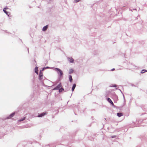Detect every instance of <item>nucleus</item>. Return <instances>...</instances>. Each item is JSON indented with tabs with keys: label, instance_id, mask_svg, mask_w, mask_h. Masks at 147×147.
I'll return each mask as SVG.
<instances>
[{
	"label": "nucleus",
	"instance_id": "obj_1",
	"mask_svg": "<svg viewBox=\"0 0 147 147\" xmlns=\"http://www.w3.org/2000/svg\"><path fill=\"white\" fill-rule=\"evenodd\" d=\"M43 72L40 71L38 76V79L40 80L41 85L45 87H47L49 86L45 85L44 83V81L45 80V78L44 77L43 78Z\"/></svg>",
	"mask_w": 147,
	"mask_h": 147
},
{
	"label": "nucleus",
	"instance_id": "obj_2",
	"mask_svg": "<svg viewBox=\"0 0 147 147\" xmlns=\"http://www.w3.org/2000/svg\"><path fill=\"white\" fill-rule=\"evenodd\" d=\"M54 70L56 71L58 74V79L60 80L63 77V71L59 68L54 67Z\"/></svg>",
	"mask_w": 147,
	"mask_h": 147
},
{
	"label": "nucleus",
	"instance_id": "obj_3",
	"mask_svg": "<svg viewBox=\"0 0 147 147\" xmlns=\"http://www.w3.org/2000/svg\"><path fill=\"white\" fill-rule=\"evenodd\" d=\"M47 114V112H44L40 113H38L33 114L32 115V116L33 117H42Z\"/></svg>",
	"mask_w": 147,
	"mask_h": 147
},
{
	"label": "nucleus",
	"instance_id": "obj_4",
	"mask_svg": "<svg viewBox=\"0 0 147 147\" xmlns=\"http://www.w3.org/2000/svg\"><path fill=\"white\" fill-rule=\"evenodd\" d=\"M58 90L59 93L62 92L64 90V89L62 87L61 83H60L57 86L53 89V90Z\"/></svg>",
	"mask_w": 147,
	"mask_h": 147
},
{
	"label": "nucleus",
	"instance_id": "obj_5",
	"mask_svg": "<svg viewBox=\"0 0 147 147\" xmlns=\"http://www.w3.org/2000/svg\"><path fill=\"white\" fill-rule=\"evenodd\" d=\"M28 145H32V147H39L40 145L39 143L36 141L30 142Z\"/></svg>",
	"mask_w": 147,
	"mask_h": 147
},
{
	"label": "nucleus",
	"instance_id": "obj_6",
	"mask_svg": "<svg viewBox=\"0 0 147 147\" xmlns=\"http://www.w3.org/2000/svg\"><path fill=\"white\" fill-rule=\"evenodd\" d=\"M112 99L114 100V102H116L118 100V98L115 92L112 93L111 94Z\"/></svg>",
	"mask_w": 147,
	"mask_h": 147
},
{
	"label": "nucleus",
	"instance_id": "obj_7",
	"mask_svg": "<svg viewBox=\"0 0 147 147\" xmlns=\"http://www.w3.org/2000/svg\"><path fill=\"white\" fill-rule=\"evenodd\" d=\"M17 112V111H14L10 114V115L5 118H3L2 119L3 121L7 119H11L15 115V114Z\"/></svg>",
	"mask_w": 147,
	"mask_h": 147
},
{
	"label": "nucleus",
	"instance_id": "obj_8",
	"mask_svg": "<svg viewBox=\"0 0 147 147\" xmlns=\"http://www.w3.org/2000/svg\"><path fill=\"white\" fill-rule=\"evenodd\" d=\"M7 9H8V8L7 7H5L3 9V11L8 16H9V15H10V13L6 11Z\"/></svg>",
	"mask_w": 147,
	"mask_h": 147
},
{
	"label": "nucleus",
	"instance_id": "obj_9",
	"mask_svg": "<svg viewBox=\"0 0 147 147\" xmlns=\"http://www.w3.org/2000/svg\"><path fill=\"white\" fill-rule=\"evenodd\" d=\"M55 143H51L50 144H48L47 145H46L45 147H54L56 146L55 145Z\"/></svg>",
	"mask_w": 147,
	"mask_h": 147
},
{
	"label": "nucleus",
	"instance_id": "obj_10",
	"mask_svg": "<svg viewBox=\"0 0 147 147\" xmlns=\"http://www.w3.org/2000/svg\"><path fill=\"white\" fill-rule=\"evenodd\" d=\"M67 59L70 63H74V59L72 57H68Z\"/></svg>",
	"mask_w": 147,
	"mask_h": 147
},
{
	"label": "nucleus",
	"instance_id": "obj_11",
	"mask_svg": "<svg viewBox=\"0 0 147 147\" xmlns=\"http://www.w3.org/2000/svg\"><path fill=\"white\" fill-rule=\"evenodd\" d=\"M48 27H49L48 25H47L45 26H44L42 29V30L43 31H46L47 30V28H48Z\"/></svg>",
	"mask_w": 147,
	"mask_h": 147
},
{
	"label": "nucleus",
	"instance_id": "obj_12",
	"mask_svg": "<svg viewBox=\"0 0 147 147\" xmlns=\"http://www.w3.org/2000/svg\"><path fill=\"white\" fill-rule=\"evenodd\" d=\"M52 67H50L48 66H47L46 67H44L43 68H42V69H41L40 70V71H44L45 69H52Z\"/></svg>",
	"mask_w": 147,
	"mask_h": 147
},
{
	"label": "nucleus",
	"instance_id": "obj_13",
	"mask_svg": "<svg viewBox=\"0 0 147 147\" xmlns=\"http://www.w3.org/2000/svg\"><path fill=\"white\" fill-rule=\"evenodd\" d=\"M69 80L70 82H72L73 81V78L71 75H69Z\"/></svg>",
	"mask_w": 147,
	"mask_h": 147
},
{
	"label": "nucleus",
	"instance_id": "obj_14",
	"mask_svg": "<svg viewBox=\"0 0 147 147\" xmlns=\"http://www.w3.org/2000/svg\"><path fill=\"white\" fill-rule=\"evenodd\" d=\"M106 100L110 104L113 102L111 99L109 97L107 98Z\"/></svg>",
	"mask_w": 147,
	"mask_h": 147
},
{
	"label": "nucleus",
	"instance_id": "obj_15",
	"mask_svg": "<svg viewBox=\"0 0 147 147\" xmlns=\"http://www.w3.org/2000/svg\"><path fill=\"white\" fill-rule=\"evenodd\" d=\"M76 86V84H73V86L71 88L72 91H74V90Z\"/></svg>",
	"mask_w": 147,
	"mask_h": 147
},
{
	"label": "nucleus",
	"instance_id": "obj_16",
	"mask_svg": "<svg viewBox=\"0 0 147 147\" xmlns=\"http://www.w3.org/2000/svg\"><path fill=\"white\" fill-rule=\"evenodd\" d=\"M38 67L37 66H36L34 69V72L37 74H38Z\"/></svg>",
	"mask_w": 147,
	"mask_h": 147
},
{
	"label": "nucleus",
	"instance_id": "obj_17",
	"mask_svg": "<svg viewBox=\"0 0 147 147\" xmlns=\"http://www.w3.org/2000/svg\"><path fill=\"white\" fill-rule=\"evenodd\" d=\"M26 119V117H24L22 118H21L19 120H18V122H21L25 120Z\"/></svg>",
	"mask_w": 147,
	"mask_h": 147
},
{
	"label": "nucleus",
	"instance_id": "obj_18",
	"mask_svg": "<svg viewBox=\"0 0 147 147\" xmlns=\"http://www.w3.org/2000/svg\"><path fill=\"white\" fill-rule=\"evenodd\" d=\"M117 116L119 117H120L123 115V114L122 113L120 112L117 113Z\"/></svg>",
	"mask_w": 147,
	"mask_h": 147
},
{
	"label": "nucleus",
	"instance_id": "obj_19",
	"mask_svg": "<svg viewBox=\"0 0 147 147\" xmlns=\"http://www.w3.org/2000/svg\"><path fill=\"white\" fill-rule=\"evenodd\" d=\"M74 70L72 68L69 69V73L71 74L74 72Z\"/></svg>",
	"mask_w": 147,
	"mask_h": 147
},
{
	"label": "nucleus",
	"instance_id": "obj_20",
	"mask_svg": "<svg viewBox=\"0 0 147 147\" xmlns=\"http://www.w3.org/2000/svg\"><path fill=\"white\" fill-rule=\"evenodd\" d=\"M75 136V135L74 134H73L72 135L71 134H69V139H71V138H74V137Z\"/></svg>",
	"mask_w": 147,
	"mask_h": 147
},
{
	"label": "nucleus",
	"instance_id": "obj_21",
	"mask_svg": "<svg viewBox=\"0 0 147 147\" xmlns=\"http://www.w3.org/2000/svg\"><path fill=\"white\" fill-rule=\"evenodd\" d=\"M110 104L114 108H116L117 109L118 108V107L116 106L115 105H114L113 102H112Z\"/></svg>",
	"mask_w": 147,
	"mask_h": 147
},
{
	"label": "nucleus",
	"instance_id": "obj_22",
	"mask_svg": "<svg viewBox=\"0 0 147 147\" xmlns=\"http://www.w3.org/2000/svg\"><path fill=\"white\" fill-rule=\"evenodd\" d=\"M147 71V70L145 69H143L140 72L141 74H143L145 72Z\"/></svg>",
	"mask_w": 147,
	"mask_h": 147
},
{
	"label": "nucleus",
	"instance_id": "obj_23",
	"mask_svg": "<svg viewBox=\"0 0 147 147\" xmlns=\"http://www.w3.org/2000/svg\"><path fill=\"white\" fill-rule=\"evenodd\" d=\"M117 85L115 84H112V85L110 86V87H116Z\"/></svg>",
	"mask_w": 147,
	"mask_h": 147
},
{
	"label": "nucleus",
	"instance_id": "obj_24",
	"mask_svg": "<svg viewBox=\"0 0 147 147\" xmlns=\"http://www.w3.org/2000/svg\"><path fill=\"white\" fill-rule=\"evenodd\" d=\"M142 122V121L141 120L139 121H137V120L136 121V122L133 121V123H134V124H136V123L138 122V123H140L141 122Z\"/></svg>",
	"mask_w": 147,
	"mask_h": 147
},
{
	"label": "nucleus",
	"instance_id": "obj_25",
	"mask_svg": "<svg viewBox=\"0 0 147 147\" xmlns=\"http://www.w3.org/2000/svg\"><path fill=\"white\" fill-rule=\"evenodd\" d=\"M48 2V3H50L51 2H52L53 0H47Z\"/></svg>",
	"mask_w": 147,
	"mask_h": 147
},
{
	"label": "nucleus",
	"instance_id": "obj_26",
	"mask_svg": "<svg viewBox=\"0 0 147 147\" xmlns=\"http://www.w3.org/2000/svg\"><path fill=\"white\" fill-rule=\"evenodd\" d=\"M98 53V51H96L94 52V55H96Z\"/></svg>",
	"mask_w": 147,
	"mask_h": 147
},
{
	"label": "nucleus",
	"instance_id": "obj_27",
	"mask_svg": "<svg viewBox=\"0 0 147 147\" xmlns=\"http://www.w3.org/2000/svg\"><path fill=\"white\" fill-rule=\"evenodd\" d=\"M116 90H119L120 91V92H121V93L122 94H123V93L122 92L121 90L120 89H119V88H116Z\"/></svg>",
	"mask_w": 147,
	"mask_h": 147
},
{
	"label": "nucleus",
	"instance_id": "obj_28",
	"mask_svg": "<svg viewBox=\"0 0 147 147\" xmlns=\"http://www.w3.org/2000/svg\"><path fill=\"white\" fill-rule=\"evenodd\" d=\"M123 94V99H124V102H125V97L124 95L123 94Z\"/></svg>",
	"mask_w": 147,
	"mask_h": 147
},
{
	"label": "nucleus",
	"instance_id": "obj_29",
	"mask_svg": "<svg viewBox=\"0 0 147 147\" xmlns=\"http://www.w3.org/2000/svg\"><path fill=\"white\" fill-rule=\"evenodd\" d=\"M76 108H77L78 111H79V106L78 105H77V106L76 107Z\"/></svg>",
	"mask_w": 147,
	"mask_h": 147
},
{
	"label": "nucleus",
	"instance_id": "obj_30",
	"mask_svg": "<svg viewBox=\"0 0 147 147\" xmlns=\"http://www.w3.org/2000/svg\"><path fill=\"white\" fill-rule=\"evenodd\" d=\"M81 0H74V1H75L76 3H77L79 1H80Z\"/></svg>",
	"mask_w": 147,
	"mask_h": 147
},
{
	"label": "nucleus",
	"instance_id": "obj_31",
	"mask_svg": "<svg viewBox=\"0 0 147 147\" xmlns=\"http://www.w3.org/2000/svg\"><path fill=\"white\" fill-rule=\"evenodd\" d=\"M116 136H111V137L112 138H115L116 137Z\"/></svg>",
	"mask_w": 147,
	"mask_h": 147
},
{
	"label": "nucleus",
	"instance_id": "obj_32",
	"mask_svg": "<svg viewBox=\"0 0 147 147\" xmlns=\"http://www.w3.org/2000/svg\"><path fill=\"white\" fill-rule=\"evenodd\" d=\"M4 31L6 33H10L9 32H8L7 31V30H4Z\"/></svg>",
	"mask_w": 147,
	"mask_h": 147
},
{
	"label": "nucleus",
	"instance_id": "obj_33",
	"mask_svg": "<svg viewBox=\"0 0 147 147\" xmlns=\"http://www.w3.org/2000/svg\"><path fill=\"white\" fill-rule=\"evenodd\" d=\"M26 47V48L27 49V50H28V53H29V48H28L27 47Z\"/></svg>",
	"mask_w": 147,
	"mask_h": 147
},
{
	"label": "nucleus",
	"instance_id": "obj_34",
	"mask_svg": "<svg viewBox=\"0 0 147 147\" xmlns=\"http://www.w3.org/2000/svg\"><path fill=\"white\" fill-rule=\"evenodd\" d=\"M115 70V69L114 68H113V69H112L111 71H113L114 70Z\"/></svg>",
	"mask_w": 147,
	"mask_h": 147
},
{
	"label": "nucleus",
	"instance_id": "obj_35",
	"mask_svg": "<svg viewBox=\"0 0 147 147\" xmlns=\"http://www.w3.org/2000/svg\"><path fill=\"white\" fill-rule=\"evenodd\" d=\"M56 112L57 113H58V112H59V111L58 110H57L56 111Z\"/></svg>",
	"mask_w": 147,
	"mask_h": 147
},
{
	"label": "nucleus",
	"instance_id": "obj_36",
	"mask_svg": "<svg viewBox=\"0 0 147 147\" xmlns=\"http://www.w3.org/2000/svg\"><path fill=\"white\" fill-rule=\"evenodd\" d=\"M68 146H69V147H70V146H69V143H68Z\"/></svg>",
	"mask_w": 147,
	"mask_h": 147
},
{
	"label": "nucleus",
	"instance_id": "obj_37",
	"mask_svg": "<svg viewBox=\"0 0 147 147\" xmlns=\"http://www.w3.org/2000/svg\"><path fill=\"white\" fill-rule=\"evenodd\" d=\"M132 10H136V8H135V9H134V8L133 9H132Z\"/></svg>",
	"mask_w": 147,
	"mask_h": 147
},
{
	"label": "nucleus",
	"instance_id": "obj_38",
	"mask_svg": "<svg viewBox=\"0 0 147 147\" xmlns=\"http://www.w3.org/2000/svg\"><path fill=\"white\" fill-rule=\"evenodd\" d=\"M91 118L92 120H94V117H93V116Z\"/></svg>",
	"mask_w": 147,
	"mask_h": 147
},
{
	"label": "nucleus",
	"instance_id": "obj_39",
	"mask_svg": "<svg viewBox=\"0 0 147 147\" xmlns=\"http://www.w3.org/2000/svg\"><path fill=\"white\" fill-rule=\"evenodd\" d=\"M91 124H89V125L88 126H89V127H90V126H91Z\"/></svg>",
	"mask_w": 147,
	"mask_h": 147
},
{
	"label": "nucleus",
	"instance_id": "obj_40",
	"mask_svg": "<svg viewBox=\"0 0 147 147\" xmlns=\"http://www.w3.org/2000/svg\"><path fill=\"white\" fill-rule=\"evenodd\" d=\"M38 137V138H40H40H39V139H40V138H41V137H40V135H39V137Z\"/></svg>",
	"mask_w": 147,
	"mask_h": 147
},
{
	"label": "nucleus",
	"instance_id": "obj_41",
	"mask_svg": "<svg viewBox=\"0 0 147 147\" xmlns=\"http://www.w3.org/2000/svg\"><path fill=\"white\" fill-rule=\"evenodd\" d=\"M34 80H35V79H34H34H33V83L35 81Z\"/></svg>",
	"mask_w": 147,
	"mask_h": 147
},
{
	"label": "nucleus",
	"instance_id": "obj_42",
	"mask_svg": "<svg viewBox=\"0 0 147 147\" xmlns=\"http://www.w3.org/2000/svg\"><path fill=\"white\" fill-rule=\"evenodd\" d=\"M129 10H130V11H132V9H131L130 8H129Z\"/></svg>",
	"mask_w": 147,
	"mask_h": 147
},
{
	"label": "nucleus",
	"instance_id": "obj_43",
	"mask_svg": "<svg viewBox=\"0 0 147 147\" xmlns=\"http://www.w3.org/2000/svg\"><path fill=\"white\" fill-rule=\"evenodd\" d=\"M136 127H138V126H139L138 125H136Z\"/></svg>",
	"mask_w": 147,
	"mask_h": 147
},
{
	"label": "nucleus",
	"instance_id": "obj_44",
	"mask_svg": "<svg viewBox=\"0 0 147 147\" xmlns=\"http://www.w3.org/2000/svg\"><path fill=\"white\" fill-rule=\"evenodd\" d=\"M75 113V115H77V114H76L75 113Z\"/></svg>",
	"mask_w": 147,
	"mask_h": 147
},
{
	"label": "nucleus",
	"instance_id": "obj_45",
	"mask_svg": "<svg viewBox=\"0 0 147 147\" xmlns=\"http://www.w3.org/2000/svg\"><path fill=\"white\" fill-rule=\"evenodd\" d=\"M104 119L106 121V118H105Z\"/></svg>",
	"mask_w": 147,
	"mask_h": 147
},
{
	"label": "nucleus",
	"instance_id": "obj_46",
	"mask_svg": "<svg viewBox=\"0 0 147 147\" xmlns=\"http://www.w3.org/2000/svg\"><path fill=\"white\" fill-rule=\"evenodd\" d=\"M34 61H35V62H36V61H35V60L34 59Z\"/></svg>",
	"mask_w": 147,
	"mask_h": 147
},
{
	"label": "nucleus",
	"instance_id": "obj_47",
	"mask_svg": "<svg viewBox=\"0 0 147 147\" xmlns=\"http://www.w3.org/2000/svg\"><path fill=\"white\" fill-rule=\"evenodd\" d=\"M143 114H143H143H142V115H143Z\"/></svg>",
	"mask_w": 147,
	"mask_h": 147
},
{
	"label": "nucleus",
	"instance_id": "obj_48",
	"mask_svg": "<svg viewBox=\"0 0 147 147\" xmlns=\"http://www.w3.org/2000/svg\"><path fill=\"white\" fill-rule=\"evenodd\" d=\"M21 40L22 42V40Z\"/></svg>",
	"mask_w": 147,
	"mask_h": 147
},
{
	"label": "nucleus",
	"instance_id": "obj_49",
	"mask_svg": "<svg viewBox=\"0 0 147 147\" xmlns=\"http://www.w3.org/2000/svg\"><path fill=\"white\" fill-rule=\"evenodd\" d=\"M92 92V91H91V93Z\"/></svg>",
	"mask_w": 147,
	"mask_h": 147
},
{
	"label": "nucleus",
	"instance_id": "obj_50",
	"mask_svg": "<svg viewBox=\"0 0 147 147\" xmlns=\"http://www.w3.org/2000/svg\"><path fill=\"white\" fill-rule=\"evenodd\" d=\"M140 147V146H139V147Z\"/></svg>",
	"mask_w": 147,
	"mask_h": 147
}]
</instances>
